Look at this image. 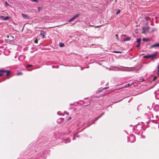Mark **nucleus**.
Segmentation results:
<instances>
[{
	"instance_id": "f257e3e1",
	"label": "nucleus",
	"mask_w": 159,
	"mask_h": 159,
	"mask_svg": "<svg viewBox=\"0 0 159 159\" xmlns=\"http://www.w3.org/2000/svg\"><path fill=\"white\" fill-rule=\"evenodd\" d=\"M128 141L131 143H133L135 140V137L134 135H130L128 139Z\"/></svg>"
},
{
	"instance_id": "f03ea898",
	"label": "nucleus",
	"mask_w": 159,
	"mask_h": 159,
	"mask_svg": "<svg viewBox=\"0 0 159 159\" xmlns=\"http://www.w3.org/2000/svg\"><path fill=\"white\" fill-rule=\"evenodd\" d=\"M6 72V75L8 76L10 73V71L9 70H0V77L3 75L4 73Z\"/></svg>"
},
{
	"instance_id": "7ed1b4c3",
	"label": "nucleus",
	"mask_w": 159,
	"mask_h": 159,
	"mask_svg": "<svg viewBox=\"0 0 159 159\" xmlns=\"http://www.w3.org/2000/svg\"><path fill=\"white\" fill-rule=\"evenodd\" d=\"M88 120L86 121L87 122L86 124L85 123L84 124V125H87L86 127L88 126L91 125L93 123H94V121H93L92 120Z\"/></svg>"
},
{
	"instance_id": "20e7f679",
	"label": "nucleus",
	"mask_w": 159,
	"mask_h": 159,
	"mask_svg": "<svg viewBox=\"0 0 159 159\" xmlns=\"http://www.w3.org/2000/svg\"><path fill=\"white\" fill-rule=\"evenodd\" d=\"M80 15V14H77L75 15L74 16H73L72 18L69 20V22H70L72 21L73 20H74V19L77 18Z\"/></svg>"
},
{
	"instance_id": "39448f33",
	"label": "nucleus",
	"mask_w": 159,
	"mask_h": 159,
	"mask_svg": "<svg viewBox=\"0 0 159 159\" xmlns=\"http://www.w3.org/2000/svg\"><path fill=\"white\" fill-rule=\"evenodd\" d=\"M113 68L116 69L117 70H120V69H122V70H124L125 67L123 66H120V67H118L117 66H114L113 67Z\"/></svg>"
},
{
	"instance_id": "423d86ee",
	"label": "nucleus",
	"mask_w": 159,
	"mask_h": 159,
	"mask_svg": "<svg viewBox=\"0 0 159 159\" xmlns=\"http://www.w3.org/2000/svg\"><path fill=\"white\" fill-rule=\"evenodd\" d=\"M45 34H46L45 32L43 31V30H41L40 31V35L42 36V38H43L45 37Z\"/></svg>"
},
{
	"instance_id": "0eeeda50",
	"label": "nucleus",
	"mask_w": 159,
	"mask_h": 159,
	"mask_svg": "<svg viewBox=\"0 0 159 159\" xmlns=\"http://www.w3.org/2000/svg\"><path fill=\"white\" fill-rule=\"evenodd\" d=\"M149 27H147L146 28H142L143 30V33H145L146 31H147L149 30Z\"/></svg>"
},
{
	"instance_id": "6e6552de",
	"label": "nucleus",
	"mask_w": 159,
	"mask_h": 159,
	"mask_svg": "<svg viewBox=\"0 0 159 159\" xmlns=\"http://www.w3.org/2000/svg\"><path fill=\"white\" fill-rule=\"evenodd\" d=\"M21 15L23 18L25 19H28L30 18V17L26 14H22Z\"/></svg>"
},
{
	"instance_id": "1a4fd4ad",
	"label": "nucleus",
	"mask_w": 159,
	"mask_h": 159,
	"mask_svg": "<svg viewBox=\"0 0 159 159\" xmlns=\"http://www.w3.org/2000/svg\"><path fill=\"white\" fill-rule=\"evenodd\" d=\"M157 47L159 48V43H157L156 44H153L151 46V48H153V47Z\"/></svg>"
},
{
	"instance_id": "9d476101",
	"label": "nucleus",
	"mask_w": 159,
	"mask_h": 159,
	"mask_svg": "<svg viewBox=\"0 0 159 159\" xmlns=\"http://www.w3.org/2000/svg\"><path fill=\"white\" fill-rule=\"evenodd\" d=\"M156 55V54L149 55V58H153L155 57Z\"/></svg>"
},
{
	"instance_id": "9b49d317",
	"label": "nucleus",
	"mask_w": 159,
	"mask_h": 159,
	"mask_svg": "<svg viewBox=\"0 0 159 159\" xmlns=\"http://www.w3.org/2000/svg\"><path fill=\"white\" fill-rule=\"evenodd\" d=\"M70 140L69 138H67L65 140V143H67L70 142Z\"/></svg>"
},
{
	"instance_id": "f8f14e48",
	"label": "nucleus",
	"mask_w": 159,
	"mask_h": 159,
	"mask_svg": "<svg viewBox=\"0 0 159 159\" xmlns=\"http://www.w3.org/2000/svg\"><path fill=\"white\" fill-rule=\"evenodd\" d=\"M157 75L159 76V65L157 66Z\"/></svg>"
},
{
	"instance_id": "ddd939ff",
	"label": "nucleus",
	"mask_w": 159,
	"mask_h": 159,
	"mask_svg": "<svg viewBox=\"0 0 159 159\" xmlns=\"http://www.w3.org/2000/svg\"><path fill=\"white\" fill-rule=\"evenodd\" d=\"M10 17L9 16H6V17H5V18H4L3 19V20H7L10 19Z\"/></svg>"
},
{
	"instance_id": "4468645a",
	"label": "nucleus",
	"mask_w": 159,
	"mask_h": 159,
	"mask_svg": "<svg viewBox=\"0 0 159 159\" xmlns=\"http://www.w3.org/2000/svg\"><path fill=\"white\" fill-rule=\"evenodd\" d=\"M141 41V39H140L139 38L137 39L136 42L138 43H140Z\"/></svg>"
},
{
	"instance_id": "2eb2a0df",
	"label": "nucleus",
	"mask_w": 159,
	"mask_h": 159,
	"mask_svg": "<svg viewBox=\"0 0 159 159\" xmlns=\"http://www.w3.org/2000/svg\"><path fill=\"white\" fill-rule=\"evenodd\" d=\"M64 46V44L62 43H59V46L61 47H63Z\"/></svg>"
},
{
	"instance_id": "dca6fc26",
	"label": "nucleus",
	"mask_w": 159,
	"mask_h": 159,
	"mask_svg": "<svg viewBox=\"0 0 159 159\" xmlns=\"http://www.w3.org/2000/svg\"><path fill=\"white\" fill-rule=\"evenodd\" d=\"M143 40L144 41H149V39H148L143 38Z\"/></svg>"
},
{
	"instance_id": "f3484780",
	"label": "nucleus",
	"mask_w": 159,
	"mask_h": 159,
	"mask_svg": "<svg viewBox=\"0 0 159 159\" xmlns=\"http://www.w3.org/2000/svg\"><path fill=\"white\" fill-rule=\"evenodd\" d=\"M57 122L58 123H61L62 122V120H57Z\"/></svg>"
},
{
	"instance_id": "a211bd4d",
	"label": "nucleus",
	"mask_w": 159,
	"mask_h": 159,
	"mask_svg": "<svg viewBox=\"0 0 159 159\" xmlns=\"http://www.w3.org/2000/svg\"><path fill=\"white\" fill-rule=\"evenodd\" d=\"M125 39V40H126V41H129V40H130V39H131V38L130 37H128L126 38Z\"/></svg>"
},
{
	"instance_id": "6ab92c4d",
	"label": "nucleus",
	"mask_w": 159,
	"mask_h": 159,
	"mask_svg": "<svg viewBox=\"0 0 159 159\" xmlns=\"http://www.w3.org/2000/svg\"><path fill=\"white\" fill-rule=\"evenodd\" d=\"M157 120H151V122L153 123H156L157 121Z\"/></svg>"
},
{
	"instance_id": "aec40b11",
	"label": "nucleus",
	"mask_w": 159,
	"mask_h": 159,
	"mask_svg": "<svg viewBox=\"0 0 159 159\" xmlns=\"http://www.w3.org/2000/svg\"><path fill=\"white\" fill-rule=\"evenodd\" d=\"M143 58H149V55L144 56Z\"/></svg>"
},
{
	"instance_id": "412c9836",
	"label": "nucleus",
	"mask_w": 159,
	"mask_h": 159,
	"mask_svg": "<svg viewBox=\"0 0 159 159\" xmlns=\"http://www.w3.org/2000/svg\"><path fill=\"white\" fill-rule=\"evenodd\" d=\"M75 135V134H74V137H73V140H74L75 139V138L76 137H78V136L77 135V136H76Z\"/></svg>"
},
{
	"instance_id": "4be33fe9",
	"label": "nucleus",
	"mask_w": 159,
	"mask_h": 159,
	"mask_svg": "<svg viewBox=\"0 0 159 159\" xmlns=\"http://www.w3.org/2000/svg\"><path fill=\"white\" fill-rule=\"evenodd\" d=\"M113 52L116 53H121L122 52L121 51H114Z\"/></svg>"
},
{
	"instance_id": "5701e85b",
	"label": "nucleus",
	"mask_w": 159,
	"mask_h": 159,
	"mask_svg": "<svg viewBox=\"0 0 159 159\" xmlns=\"http://www.w3.org/2000/svg\"><path fill=\"white\" fill-rule=\"evenodd\" d=\"M5 5L6 6H10V5L7 3V2H6L5 3Z\"/></svg>"
},
{
	"instance_id": "b1692460",
	"label": "nucleus",
	"mask_w": 159,
	"mask_h": 159,
	"mask_svg": "<svg viewBox=\"0 0 159 159\" xmlns=\"http://www.w3.org/2000/svg\"><path fill=\"white\" fill-rule=\"evenodd\" d=\"M120 10H118L117 11H116V14L117 15V14H118L119 13H120Z\"/></svg>"
},
{
	"instance_id": "393cba45",
	"label": "nucleus",
	"mask_w": 159,
	"mask_h": 159,
	"mask_svg": "<svg viewBox=\"0 0 159 159\" xmlns=\"http://www.w3.org/2000/svg\"><path fill=\"white\" fill-rule=\"evenodd\" d=\"M42 9V8H41L40 7H38V11L39 12L40 11H41V10Z\"/></svg>"
},
{
	"instance_id": "a878e982",
	"label": "nucleus",
	"mask_w": 159,
	"mask_h": 159,
	"mask_svg": "<svg viewBox=\"0 0 159 159\" xmlns=\"http://www.w3.org/2000/svg\"><path fill=\"white\" fill-rule=\"evenodd\" d=\"M22 74V72H19V73H18L17 74V75H21Z\"/></svg>"
},
{
	"instance_id": "bb28decb",
	"label": "nucleus",
	"mask_w": 159,
	"mask_h": 159,
	"mask_svg": "<svg viewBox=\"0 0 159 159\" xmlns=\"http://www.w3.org/2000/svg\"><path fill=\"white\" fill-rule=\"evenodd\" d=\"M140 46V43H138V44L136 45V47L137 48L139 47Z\"/></svg>"
},
{
	"instance_id": "cd10ccee",
	"label": "nucleus",
	"mask_w": 159,
	"mask_h": 159,
	"mask_svg": "<svg viewBox=\"0 0 159 159\" xmlns=\"http://www.w3.org/2000/svg\"><path fill=\"white\" fill-rule=\"evenodd\" d=\"M157 76H155L153 78V81H154V80H155L157 79Z\"/></svg>"
},
{
	"instance_id": "c85d7f7f",
	"label": "nucleus",
	"mask_w": 159,
	"mask_h": 159,
	"mask_svg": "<svg viewBox=\"0 0 159 159\" xmlns=\"http://www.w3.org/2000/svg\"><path fill=\"white\" fill-rule=\"evenodd\" d=\"M32 65H28V66H27V67H31L32 66Z\"/></svg>"
},
{
	"instance_id": "c756f323",
	"label": "nucleus",
	"mask_w": 159,
	"mask_h": 159,
	"mask_svg": "<svg viewBox=\"0 0 159 159\" xmlns=\"http://www.w3.org/2000/svg\"><path fill=\"white\" fill-rule=\"evenodd\" d=\"M122 36L126 37H127V35L125 34H122L121 35Z\"/></svg>"
},
{
	"instance_id": "7c9ffc66",
	"label": "nucleus",
	"mask_w": 159,
	"mask_h": 159,
	"mask_svg": "<svg viewBox=\"0 0 159 159\" xmlns=\"http://www.w3.org/2000/svg\"><path fill=\"white\" fill-rule=\"evenodd\" d=\"M108 88V87H106V88H104L102 89V90H104L106 89H107Z\"/></svg>"
},
{
	"instance_id": "2f4dec72",
	"label": "nucleus",
	"mask_w": 159,
	"mask_h": 159,
	"mask_svg": "<svg viewBox=\"0 0 159 159\" xmlns=\"http://www.w3.org/2000/svg\"><path fill=\"white\" fill-rule=\"evenodd\" d=\"M128 86H125V87H124V88H125V87H127L128 86H129V84H127Z\"/></svg>"
},
{
	"instance_id": "473e14b6",
	"label": "nucleus",
	"mask_w": 159,
	"mask_h": 159,
	"mask_svg": "<svg viewBox=\"0 0 159 159\" xmlns=\"http://www.w3.org/2000/svg\"><path fill=\"white\" fill-rule=\"evenodd\" d=\"M122 42H125V41H126V40H125V39H123V40H122Z\"/></svg>"
},
{
	"instance_id": "72a5a7b5",
	"label": "nucleus",
	"mask_w": 159,
	"mask_h": 159,
	"mask_svg": "<svg viewBox=\"0 0 159 159\" xmlns=\"http://www.w3.org/2000/svg\"><path fill=\"white\" fill-rule=\"evenodd\" d=\"M141 138H145V137L144 136H141Z\"/></svg>"
},
{
	"instance_id": "f704fd0d",
	"label": "nucleus",
	"mask_w": 159,
	"mask_h": 159,
	"mask_svg": "<svg viewBox=\"0 0 159 159\" xmlns=\"http://www.w3.org/2000/svg\"><path fill=\"white\" fill-rule=\"evenodd\" d=\"M115 36L116 37V38L117 39H118V36L117 35H116Z\"/></svg>"
},
{
	"instance_id": "c9c22d12",
	"label": "nucleus",
	"mask_w": 159,
	"mask_h": 159,
	"mask_svg": "<svg viewBox=\"0 0 159 159\" xmlns=\"http://www.w3.org/2000/svg\"><path fill=\"white\" fill-rule=\"evenodd\" d=\"M37 42H38V40H36L35 41V42H34L35 43H37Z\"/></svg>"
},
{
	"instance_id": "e433bc0d",
	"label": "nucleus",
	"mask_w": 159,
	"mask_h": 159,
	"mask_svg": "<svg viewBox=\"0 0 159 159\" xmlns=\"http://www.w3.org/2000/svg\"><path fill=\"white\" fill-rule=\"evenodd\" d=\"M84 68H83V67H81V70H83Z\"/></svg>"
},
{
	"instance_id": "4c0bfd02",
	"label": "nucleus",
	"mask_w": 159,
	"mask_h": 159,
	"mask_svg": "<svg viewBox=\"0 0 159 159\" xmlns=\"http://www.w3.org/2000/svg\"><path fill=\"white\" fill-rule=\"evenodd\" d=\"M71 118V117H69V118H68V119H69V120H70V119Z\"/></svg>"
},
{
	"instance_id": "58836bf2",
	"label": "nucleus",
	"mask_w": 159,
	"mask_h": 159,
	"mask_svg": "<svg viewBox=\"0 0 159 159\" xmlns=\"http://www.w3.org/2000/svg\"><path fill=\"white\" fill-rule=\"evenodd\" d=\"M154 30H155V29H153V30H152V32H153V31H154Z\"/></svg>"
},
{
	"instance_id": "ea45409f",
	"label": "nucleus",
	"mask_w": 159,
	"mask_h": 159,
	"mask_svg": "<svg viewBox=\"0 0 159 159\" xmlns=\"http://www.w3.org/2000/svg\"><path fill=\"white\" fill-rule=\"evenodd\" d=\"M1 17V18H2L4 17V16H1V17Z\"/></svg>"
},
{
	"instance_id": "a19ab883",
	"label": "nucleus",
	"mask_w": 159,
	"mask_h": 159,
	"mask_svg": "<svg viewBox=\"0 0 159 159\" xmlns=\"http://www.w3.org/2000/svg\"><path fill=\"white\" fill-rule=\"evenodd\" d=\"M101 91V90H99V91H98V92H100Z\"/></svg>"
},
{
	"instance_id": "79ce46f5",
	"label": "nucleus",
	"mask_w": 159,
	"mask_h": 159,
	"mask_svg": "<svg viewBox=\"0 0 159 159\" xmlns=\"http://www.w3.org/2000/svg\"><path fill=\"white\" fill-rule=\"evenodd\" d=\"M100 116L99 117H98V118H99L100 117V116Z\"/></svg>"
},
{
	"instance_id": "37998d69",
	"label": "nucleus",
	"mask_w": 159,
	"mask_h": 159,
	"mask_svg": "<svg viewBox=\"0 0 159 159\" xmlns=\"http://www.w3.org/2000/svg\"><path fill=\"white\" fill-rule=\"evenodd\" d=\"M61 119H64V118H61Z\"/></svg>"
},
{
	"instance_id": "c03bdc74",
	"label": "nucleus",
	"mask_w": 159,
	"mask_h": 159,
	"mask_svg": "<svg viewBox=\"0 0 159 159\" xmlns=\"http://www.w3.org/2000/svg\"><path fill=\"white\" fill-rule=\"evenodd\" d=\"M142 122V124H143V122Z\"/></svg>"
}]
</instances>
